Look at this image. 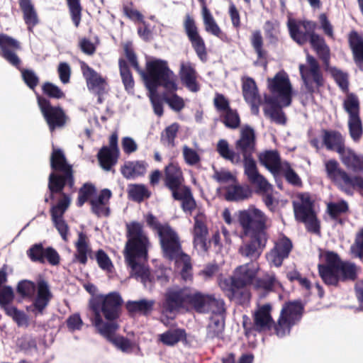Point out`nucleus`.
<instances>
[{
	"instance_id": "obj_4",
	"label": "nucleus",
	"mask_w": 363,
	"mask_h": 363,
	"mask_svg": "<svg viewBox=\"0 0 363 363\" xmlns=\"http://www.w3.org/2000/svg\"><path fill=\"white\" fill-rule=\"evenodd\" d=\"M123 300L117 291L107 294H98L90 300L89 307L94 313L92 324L97 330L106 324L117 323L122 312Z\"/></svg>"
},
{
	"instance_id": "obj_35",
	"label": "nucleus",
	"mask_w": 363,
	"mask_h": 363,
	"mask_svg": "<svg viewBox=\"0 0 363 363\" xmlns=\"http://www.w3.org/2000/svg\"><path fill=\"white\" fill-rule=\"evenodd\" d=\"M199 2L202 6V16L205 30L207 33L216 36L220 40H224L226 38V35L222 31V30L215 21L213 16L211 13L210 11L207 8L206 5V1L203 0V1Z\"/></svg>"
},
{
	"instance_id": "obj_48",
	"label": "nucleus",
	"mask_w": 363,
	"mask_h": 363,
	"mask_svg": "<svg viewBox=\"0 0 363 363\" xmlns=\"http://www.w3.org/2000/svg\"><path fill=\"white\" fill-rule=\"evenodd\" d=\"M186 335L184 329L169 330L160 335V340L165 345L173 346L180 340L185 339Z\"/></svg>"
},
{
	"instance_id": "obj_51",
	"label": "nucleus",
	"mask_w": 363,
	"mask_h": 363,
	"mask_svg": "<svg viewBox=\"0 0 363 363\" xmlns=\"http://www.w3.org/2000/svg\"><path fill=\"white\" fill-rule=\"evenodd\" d=\"M97 194V189L95 186L91 183H85L79 189L78 198L76 204L78 207H82L86 202L90 203V200Z\"/></svg>"
},
{
	"instance_id": "obj_20",
	"label": "nucleus",
	"mask_w": 363,
	"mask_h": 363,
	"mask_svg": "<svg viewBox=\"0 0 363 363\" xmlns=\"http://www.w3.org/2000/svg\"><path fill=\"white\" fill-rule=\"evenodd\" d=\"M267 81L272 96L280 101L284 107L290 106L292 101V87L288 74L284 71H280Z\"/></svg>"
},
{
	"instance_id": "obj_29",
	"label": "nucleus",
	"mask_w": 363,
	"mask_h": 363,
	"mask_svg": "<svg viewBox=\"0 0 363 363\" xmlns=\"http://www.w3.org/2000/svg\"><path fill=\"white\" fill-rule=\"evenodd\" d=\"M193 243L195 247L199 246L201 250L207 252V236L208 229L206 225V217L202 212H199L194 218Z\"/></svg>"
},
{
	"instance_id": "obj_58",
	"label": "nucleus",
	"mask_w": 363,
	"mask_h": 363,
	"mask_svg": "<svg viewBox=\"0 0 363 363\" xmlns=\"http://www.w3.org/2000/svg\"><path fill=\"white\" fill-rule=\"evenodd\" d=\"M206 313L222 315L225 311V303L223 299L217 298L213 294H208L206 303Z\"/></svg>"
},
{
	"instance_id": "obj_10",
	"label": "nucleus",
	"mask_w": 363,
	"mask_h": 363,
	"mask_svg": "<svg viewBox=\"0 0 363 363\" xmlns=\"http://www.w3.org/2000/svg\"><path fill=\"white\" fill-rule=\"evenodd\" d=\"M50 167L55 172L50 173L48 178L50 199L53 200L55 194L61 193L66 185L69 189L74 187V177L72 166L68 164L61 149L53 147L50 155Z\"/></svg>"
},
{
	"instance_id": "obj_30",
	"label": "nucleus",
	"mask_w": 363,
	"mask_h": 363,
	"mask_svg": "<svg viewBox=\"0 0 363 363\" xmlns=\"http://www.w3.org/2000/svg\"><path fill=\"white\" fill-rule=\"evenodd\" d=\"M112 193L108 189L101 190L99 194L90 200L91 211L97 217H108L111 213L109 201Z\"/></svg>"
},
{
	"instance_id": "obj_44",
	"label": "nucleus",
	"mask_w": 363,
	"mask_h": 363,
	"mask_svg": "<svg viewBox=\"0 0 363 363\" xmlns=\"http://www.w3.org/2000/svg\"><path fill=\"white\" fill-rule=\"evenodd\" d=\"M224 328V320L217 317H211L206 328V339L222 338Z\"/></svg>"
},
{
	"instance_id": "obj_61",
	"label": "nucleus",
	"mask_w": 363,
	"mask_h": 363,
	"mask_svg": "<svg viewBox=\"0 0 363 363\" xmlns=\"http://www.w3.org/2000/svg\"><path fill=\"white\" fill-rule=\"evenodd\" d=\"M222 122L229 128L235 129L240 125L239 114L235 109H229L223 115Z\"/></svg>"
},
{
	"instance_id": "obj_50",
	"label": "nucleus",
	"mask_w": 363,
	"mask_h": 363,
	"mask_svg": "<svg viewBox=\"0 0 363 363\" xmlns=\"http://www.w3.org/2000/svg\"><path fill=\"white\" fill-rule=\"evenodd\" d=\"M277 282L274 274H266L262 277H256L252 285L255 289L268 293L274 290Z\"/></svg>"
},
{
	"instance_id": "obj_9",
	"label": "nucleus",
	"mask_w": 363,
	"mask_h": 363,
	"mask_svg": "<svg viewBox=\"0 0 363 363\" xmlns=\"http://www.w3.org/2000/svg\"><path fill=\"white\" fill-rule=\"evenodd\" d=\"M258 271V264L253 262L237 267L230 279H225L223 283L226 287L228 297L238 300L240 303L248 300L250 294L245 288L253 284Z\"/></svg>"
},
{
	"instance_id": "obj_45",
	"label": "nucleus",
	"mask_w": 363,
	"mask_h": 363,
	"mask_svg": "<svg viewBox=\"0 0 363 363\" xmlns=\"http://www.w3.org/2000/svg\"><path fill=\"white\" fill-rule=\"evenodd\" d=\"M59 194L61 195V199L50 209L52 220L63 219V216L70 204L71 200L68 194L64 193L63 191Z\"/></svg>"
},
{
	"instance_id": "obj_8",
	"label": "nucleus",
	"mask_w": 363,
	"mask_h": 363,
	"mask_svg": "<svg viewBox=\"0 0 363 363\" xmlns=\"http://www.w3.org/2000/svg\"><path fill=\"white\" fill-rule=\"evenodd\" d=\"M159 238L163 257L175 262L176 267L180 269V275L183 280H192L191 259L183 252L178 234L170 228L162 233Z\"/></svg>"
},
{
	"instance_id": "obj_26",
	"label": "nucleus",
	"mask_w": 363,
	"mask_h": 363,
	"mask_svg": "<svg viewBox=\"0 0 363 363\" xmlns=\"http://www.w3.org/2000/svg\"><path fill=\"white\" fill-rule=\"evenodd\" d=\"M0 49L1 51V57H4L9 64L16 68H18L20 63H21V60L15 51L21 49L20 43L6 34L1 33Z\"/></svg>"
},
{
	"instance_id": "obj_36",
	"label": "nucleus",
	"mask_w": 363,
	"mask_h": 363,
	"mask_svg": "<svg viewBox=\"0 0 363 363\" xmlns=\"http://www.w3.org/2000/svg\"><path fill=\"white\" fill-rule=\"evenodd\" d=\"M147 166L145 161H128L121 167V172L128 179L143 177L147 172Z\"/></svg>"
},
{
	"instance_id": "obj_18",
	"label": "nucleus",
	"mask_w": 363,
	"mask_h": 363,
	"mask_svg": "<svg viewBox=\"0 0 363 363\" xmlns=\"http://www.w3.org/2000/svg\"><path fill=\"white\" fill-rule=\"evenodd\" d=\"M37 103L51 132L57 128H62L66 125L68 117L62 106H52L50 99L40 95L37 96Z\"/></svg>"
},
{
	"instance_id": "obj_17",
	"label": "nucleus",
	"mask_w": 363,
	"mask_h": 363,
	"mask_svg": "<svg viewBox=\"0 0 363 363\" xmlns=\"http://www.w3.org/2000/svg\"><path fill=\"white\" fill-rule=\"evenodd\" d=\"M307 62L309 66L301 64L299 72L307 93L313 96L315 93H318L320 88L324 86L325 79L315 57L308 55Z\"/></svg>"
},
{
	"instance_id": "obj_25",
	"label": "nucleus",
	"mask_w": 363,
	"mask_h": 363,
	"mask_svg": "<svg viewBox=\"0 0 363 363\" xmlns=\"http://www.w3.org/2000/svg\"><path fill=\"white\" fill-rule=\"evenodd\" d=\"M81 69L90 91L94 94H107L108 83L104 78L84 62H81Z\"/></svg>"
},
{
	"instance_id": "obj_38",
	"label": "nucleus",
	"mask_w": 363,
	"mask_h": 363,
	"mask_svg": "<svg viewBox=\"0 0 363 363\" xmlns=\"http://www.w3.org/2000/svg\"><path fill=\"white\" fill-rule=\"evenodd\" d=\"M342 162L354 172H363V155L357 154L352 149L346 147L340 155Z\"/></svg>"
},
{
	"instance_id": "obj_33",
	"label": "nucleus",
	"mask_w": 363,
	"mask_h": 363,
	"mask_svg": "<svg viewBox=\"0 0 363 363\" xmlns=\"http://www.w3.org/2000/svg\"><path fill=\"white\" fill-rule=\"evenodd\" d=\"M18 4L28 31L33 32L34 27L39 23V18L32 1L18 0Z\"/></svg>"
},
{
	"instance_id": "obj_24",
	"label": "nucleus",
	"mask_w": 363,
	"mask_h": 363,
	"mask_svg": "<svg viewBox=\"0 0 363 363\" xmlns=\"http://www.w3.org/2000/svg\"><path fill=\"white\" fill-rule=\"evenodd\" d=\"M27 255L33 262L45 264L47 260L52 266L58 265L60 262V257L57 250L52 247L44 248L42 243L31 245L27 250Z\"/></svg>"
},
{
	"instance_id": "obj_41",
	"label": "nucleus",
	"mask_w": 363,
	"mask_h": 363,
	"mask_svg": "<svg viewBox=\"0 0 363 363\" xmlns=\"http://www.w3.org/2000/svg\"><path fill=\"white\" fill-rule=\"evenodd\" d=\"M118 156V152L110 150L108 146H103L97 154L100 165L106 171H109L116 164Z\"/></svg>"
},
{
	"instance_id": "obj_12",
	"label": "nucleus",
	"mask_w": 363,
	"mask_h": 363,
	"mask_svg": "<svg viewBox=\"0 0 363 363\" xmlns=\"http://www.w3.org/2000/svg\"><path fill=\"white\" fill-rule=\"evenodd\" d=\"M325 171L328 179L342 192L351 196L353 194V191L357 189L363 194V177L352 176L340 167L336 160L331 159L326 161Z\"/></svg>"
},
{
	"instance_id": "obj_14",
	"label": "nucleus",
	"mask_w": 363,
	"mask_h": 363,
	"mask_svg": "<svg viewBox=\"0 0 363 363\" xmlns=\"http://www.w3.org/2000/svg\"><path fill=\"white\" fill-rule=\"evenodd\" d=\"M272 305L265 303L258 306L252 313V319L247 315H243L242 325L245 337L255 336L256 333H264L272 329L275 333L277 322L272 315Z\"/></svg>"
},
{
	"instance_id": "obj_42",
	"label": "nucleus",
	"mask_w": 363,
	"mask_h": 363,
	"mask_svg": "<svg viewBox=\"0 0 363 363\" xmlns=\"http://www.w3.org/2000/svg\"><path fill=\"white\" fill-rule=\"evenodd\" d=\"M154 305L153 300L141 299L138 301H128L125 304V308L130 315L139 313L147 315L152 311Z\"/></svg>"
},
{
	"instance_id": "obj_46",
	"label": "nucleus",
	"mask_w": 363,
	"mask_h": 363,
	"mask_svg": "<svg viewBox=\"0 0 363 363\" xmlns=\"http://www.w3.org/2000/svg\"><path fill=\"white\" fill-rule=\"evenodd\" d=\"M216 151L223 159L230 161L233 164H238L241 162L240 155L231 150L228 141L224 139L218 140Z\"/></svg>"
},
{
	"instance_id": "obj_54",
	"label": "nucleus",
	"mask_w": 363,
	"mask_h": 363,
	"mask_svg": "<svg viewBox=\"0 0 363 363\" xmlns=\"http://www.w3.org/2000/svg\"><path fill=\"white\" fill-rule=\"evenodd\" d=\"M118 66L121 79L125 90L130 91L133 89L135 82L128 62L124 59L120 58L118 60Z\"/></svg>"
},
{
	"instance_id": "obj_28",
	"label": "nucleus",
	"mask_w": 363,
	"mask_h": 363,
	"mask_svg": "<svg viewBox=\"0 0 363 363\" xmlns=\"http://www.w3.org/2000/svg\"><path fill=\"white\" fill-rule=\"evenodd\" d=\"M242 91L245 101L250 106L252 113L258 115L262 99L255 81L251 77H247L242 82Z\"/></svg>"
},
{
	"instance_id": "obj_31",
	"label": "nucleus",
	"mask_w": 363,
	"mask_h": 363,
	"mask_svg": "<svg viewBox=\"0 0 363 363\" xmlns=\"http://www.w3.org/2000/svg\"><path fill=\"white\" fill-rule=\"evenodd\" d=\"M264 101L267 105L263 109L265 116L269 118L271 121L277 124L285 125L286 118L281 110L284 106L280 101L277 100L274 96H265Z\"/></svg>"
},
{
	"instance_id": "obj_3",
	"label": "nucleus",
	"mask_w": 363,
	"mask_h": 363,
	"mask_svg": "<svg viewBox=\"0 0 363 363\" xmlns=\"http://www.w3.org/2000/svg\"><path fill=\"white\" fill-rule=\"evenodd\" d=\"M255 144L254 130L248 125L245 126L241 130L240 139L235 143V148L243 157L244 172L247 180L251 184L256 186L258 191L262 194V201L267 208L274 211L278 201L272 195V186L259 174L256 162L253 159Z\"/></svg>"
},
{
	"instance_id": "obj_43",
	"label": "nucleus",
	"mask_w": 363,
	"mask_h": 363,
	"mask_svg": "<svg viewBox=\"0 0 363 363\" xmlns=\"http://www.w3.org/2000/svg\"><path fill=\"white\" fill-rule=\"evenodd\" d=\"M251 196L252 191L247 186L232 185L228 186L226 191V199L228 201H242Z\"/></svg>"
},
{
	"instance_id": "obj_40",
	"label": "nucleus",
	"mask_w": 363,
	"mask_h": 363,
	"mask_svg": "<svg viewBox=\"0 0 363 363\" xmlns=\"http://www.w3.org/2000/svg\"><path fill=\"white\" fill-rule=\"evenodd\" d=\"M187 294V311L191 308L199 313H206V308L208 294L200 291L191 293L189 288Z\"/></svg>"
},
{
	"instance_id": "obj_37",
	"label": "nucleus",
	"mask_w": 363,
	"mask_h": 363,
	"mask_svg": "<svg viewBox=\"0 0 363 363\" xmlns=\"http://www.w3.org/2000/svg\"><path fill=\"white\" fill-rule=\"evenodd\" d=\"M74 245L77 250L75 254L76 259L80 264L85 265L87 263L88 256L91 259L93 258L91 256V249L89 246V240L86 233L84 232L78 233V238Z\"/></svg>"
},
{
	"instance_id": "obj_63",
	"label": "nucleus",
	"mask_w": 363,
	"mask_h": 363,
	"mask_svg": "<svg viewBox=\"0 0 363 363\" xmlns=\"http://www.w3.org/2000/svg\"><path fill=\"white\" fill-rule=\"evenodd\" d=\"M145 220L150 228L157 231L158 236H160L162 233L171 228L169 224L162 225L157 218L152 213H148L145 216Z\"/></svg>"
},
{
	"instance_id": "obj_7",
	"label": "nucleus",
	"mask_w": 363,
	"mask_h": 363,
	"mask_svg": "<svg viewBox=\"0 0 363 363\" xmlns=\"http://www.w3.org/2000/svg\"><path fill=\"white\" fill-rule=\"evenodd\" d=\"M163 182L164 186L171 191L172 198L182 201L183 211L191 214L196 208V202L191 188L184 184V174L177 163L170 162L164 167Z\"/></svg>"
},
{
	"instance_id": "obj_1",
	"label": "nucleus",
	"mask_w": 363,
	"mask_h": 363,
	"mask_svg": "<svg viewBox=\"0 0 363 363\" xmlns=\"http://www.w3.org/2000/svg\"><path fill=\"white\" fill-rule=\"evenodd\" d=\"M125 236L123 255L130 277L146 284L150 281V272L144 262L147 261L151 244L143 223L135 220L127 223Z\"/></svg>"
},
{
	"instance_id": "obj_11",
	"label": "nucleus",
	"mask_w": 363,
	"mask_h": 363,
	"mask_svg": "<svg viewBox=\"0 0 363 363\" xmlns=\"http://www.w3.org/2000/svg\"><path fill=\"white\" fill-rule=\"evenodd\" d=\"M140 75L150 92H155L160 86L167 92H174L178 89L177 77L164 60H155L147 62L146 71L143 70Z\"/></svg>"
},
{
	"instance_id": "obj_19",
	"label": "nucleus",
	"mask_w": 363,
	"mask_h": 363,
	"mask_svg": "<svg viewBox=\"0 0 363 363\" xmlns=\"http://www.w3.org/2000/svg\"><path fill=\"white\" fill-rule=\"evenodd\" d=\"M188 288L172 287L168 288L164 294V299L161 304L163 314L169 315L187 311Z\"/></svg>"
},
{
	"instance_id": "obj_49",
	"label": "nucleus",
	"mask_w": 363,
	"mask_h": 363,
	"mask_svg": "<svg viewBox=\"0 0 363 363\" xmlns=\"http://www.w3.org/2000/svg\"><path fill=\"white\" fill-rule=\"evenodd\" d=\"M342 106L348 114V118L359 116L360 104L358 97L353 93L348 94L345 99Z\"/></svg>"
},
{
	"instance_id": "obj_6",
	"label": "nucleus",
	"mask_w": 363,
	"mask_h": 363,
	"mask_svg": "<svg viewBox=\"0 0 363 363\" xmlns=\"http://www.w3.org/2000/svg\"><path fill=\"white\" fill-rule=\"evenodd\" d=\"M325 264L318 266V273L323 282L337 286L339 281H354L357 278V266L349 261H342L334 252L325 253Z\"/></svg>"
},
{
	"instance_id": "obj_34",
	"label": "nucleus",
	"mask_w": 363,
	"mask_h": 363,
	"mask_svg": "<svg viewBox=\"0 0 363 363\" xmlns=\"http://www.w3.org/2000/svg\"><path fill=\"white\" fill-rule=\"evenodd\" d=\"M259 160L273 174H277L281 171V157L277 150H266L259 155Z\"/></svg>"
},
{
	"instance_id": "obj_16",
	"label": "nucleus",
	"mask_w": 363,
	"mask_h": 363,
	"mask_svg": "<svg viewBox=\"0 0 363 363\" xmlns=\"http://www.w3.org/2000/svg\"><path fill=\"white\" fill-rule=\"evenodd\" d=\"M298 199L300 202L293 201L296 220L304 223L308 232L319 235L320 223L314 211L313 201L308 195L303 194L298 195Z\"/></svg>"
},
{
	"instance_id": "obj_39",
	"label": "nucleus",
	"mask_w": 363,
	"mask_h": 363,
	"mask_svg": "<svg viewBox=\"0 0 363 363\" xmlns=\"http://www.w3.org/2000/svg\"><path fill=\"white\" fill-rule=\"evenodd\" d=\"M195 69L190 64H182L180 70V77L185 86L192 92H197L200 86L196 82Z\"/></svg>"
},
{
	"instance_id": "obj_27",
	"label": "nucleus",
	"mask_w": 363,
	"mask_h": 363,
	"mask_svg": "<svg viewBox=\"0 0 363 363\" xmlns=\"http://www.w3.org/2000/svg\"><path fill=\"white\" fill-rule=\"evenodd\" d=\"M102 330H98L102 336L114 345L123 352H131L133 348V342L123 336H114V333L118 328V323L106 324Z\"/></svg>"
},
{
	"instance_id": "obj_22",
	"label": "nucleus",
	"mask_w": 363,
	"mask_h": 363,
	"mask_svg": "<svg viewBox=\"0 0 363 363\" xmlns=\"http://www.w3.org/2000/svg\"><path fill=\"white\" fill-rule=\"evenodd\" d=\"M185 33L198 57L202 61L207 60L208 53L203 38L199 33L194 18L189 14L184 17L183 23Z\"/></svg>"
},
{
	"instance_id": "obj_23",
	"label": "nucleus",
	"mask_w": 363,
	"mask_h": 363,
	"mask_svg": "<svg viewBox=\"0 0 363 363\" xmlns=\"http://www.w3.org/2000/svg\"><path fill=\"white\" fill-rule=\"evenodd\" d=\"M292 249L291 240L282 235L274 242V247L267 254V259L271 265L280 267L284 260L289 257Z\"/></svg>"
},
{
	"instance_id": "obj_59",
	"label": "nucleus",
	"mask_w": 363,
	"mask_h": 363,
	"mask_svg": "<svg viewBox=\"0 0 363 363\" xmlns=\"http://www.w3.org/2000/svg\"><path fill=\"white\" fill-rule=\"evenodd\" d=\"M6 313L11 317L18 327H28L29 325L28 317L23 311L15 306H7L5 308Z\"/></svg>"
},
{
	"instance_id": "obj_53",
	"label": "nucleus",
	"mask_w": 363,
	"mask_h": 363,
	"mask_svg": "<svg viewBox=\"0 0 363 363\" xmlns=\"http://www.w3.org/2000/svg\"><path fill=\"white\" fill-rule=\"evenodd\" d=\"M326 212L332 220H337L341 215L349 212L348 203L345 200L329 202L327 204Z\"/></svg>"
},
{
	"instance_id": "obj_21",
	"label": "nucleus",
	"mask_w": 363,
	"mask_h": 363,
	"mask_svg": "<svg viewBox=\"0 0 363 363\" xmlns=\"http://www.w3.org/2000/svg\"><path fill=\"white\" fill-rule=\"evenodd\" d=\"M320 132L322 138L321 145L317 138L310 140L311 145L317 151L320 147H325L328 150L335 151L340 155L347 147L345 145V138L339 130L323 128Z\"/></svg>"
},
{
	"instance_id": "obj_62",
	"label": "nucleus",
	"mask_w": 363,
	"mask_h": 363,
	"mask_svg": "<svg viewBox=\"0 0 363 363\" xmlns=\"http://www.w3.org/2000/svg\"><path fill=\"white\" fill-rule=\"evenodd\" d=\"M21 66V65H19ZM22 74L23 80L25 84L30 89H34L39 83V78L35 73L30 69L18 68Z\"/></svg>"
},
{
	"instance_id": "obj_2",
	"label": "nucleus",
	"mask_w": 363,
	"mask_h": 363,
	"mask_svg": "<svg viewBox=\"0 0 363 363\" xmlns=\"http://www.w3.org/2000/svg\"><path fill=\"white\" fill-rule=\"evenodd\" d=\"M266 215L259 209L249 208L239 213L238 221L242 228L240 237L250 240L240 246L238 252L251 261L257 259L266 247L269 235L267 232Z\"/></svg>"
},
{
	"instance_id": "obj_52",
	"label": "nucleus",
	"mask_w": 363,
	"mask_h": 363,
	"mask_svg": "<svg viewBox=\"0 0 363 363\" xmlns=\"http://www.w3.org/2000/svg\"><path fill=\"white\" fill-rule=\"evenodd\" d=\"M72 22L75 28H79L82 18L83 7L81 0H66Z\"/></svg>"
},
{
	"instance_id": "obj_56",
	"label": "nucleus",
	"mask_w": 363,
	"mask_h": 363,
	"mask_svg": "<svg viewBox=\"0 0 363 363\" xmlns=\"http://www.w3.org/2000/svg\"><path fill=\"white\" fill-rule=\"evenodd\" d=\"M250 43L257 55V59L266 60L267 52L263 48L264 40L260 30H257L252 32Z\"/></svg>"
},
{
	"instance_id": "obj_13",
	"label": "nucleus",
	"mask_w": 363,
	"mask_h": 363,
	"mask_svg": "<svg viewBox=\"0 0 363 363\" xmlns=\"http://www.w3.org/2000/svg\"><path fill=\"white\" fill-rule=\"evenodd\" d=\"M36 288L37 294L30 308L35 315H43L53 297L47 281L40 279L38 281L37 286L31 281H21L17 286V292L22 297L30 298L33 296Z\"/></svg>"
},
{
	"instance_id": "obj_5",
	"label": "nucleus",
	"mask_w": 363,
	"mask_h": 363,
	"mask_svg": "<svg viewBox=\"0 0 363 363\" xmlns=\"http://www.w3.org/2000/svg\"><path fill=\"white\" fill-rule=\"evenodd\" d=\"M291 38L298 45H303L308 41L316 52L319 58L325 65L330 61V49L323 37L315 33L317 23L312 21H296L290 18L287 23Z\"/></svg>"
},
{
	"instance_id": "obj_64",
	"label": "nucleus",
	"mask_w": 363,
	"mask_h": 363,
	"mask_svg": "<svg viewBox=\"0 0 363 363\" xmlns=\"http://www.w3.org/2000/svg\"><path fill=\"white\" fill-rule=\"evenodd\" d=\"M183 156L186 163L189 165H196L201 161V157L198 152L186 145L183 147Z\"/></svg>"
},
{
	"instance_id": "obj_57",
	"label": "nucleus",
	"mask_w": 363,
	"mask_h": 363,
	"mask_svg": "<svg viewBox=\"0 0 363 363\" xmlns=\"http://www.w3.org/2000/svg\"><path fill=\"white\" fill-rule=\"evenodd\" d=\"M348 128L351 138L358 142L363 135V125L360 116L348 118Z\"/></svg>"
},
{
	"instance_id": "obj_55",
	"label": "nucleus",
	"mask_w": 363,
	"mask_h": 363,
	"mask_svg": "<svg viewBox=\"0 0 363 363\" xmlns=\"http://www.w3.org/2000/svg\"><path fill=\"white\" fill-rule=\"evenodd\" d=\"M179 125L177 123H173L169 126L166 127L165 129L161 134L160 141L161 143L169 147H173L175 146V138H177L179 132Z\"/></svg>"
},
{
	"instance_id": "obj_60",
	"label": "nucleus",
	"mask_w": 363,
	"mask_h": 363,
	"mask_svg": "<svg viewBox=\"0 0 363 363\" xmlns=\"http://www.w3.org/2000/svg\"><path fill=\"white\" fill-rule=\"evenodd\" d=\"M43 94L47 99H62L65 98V92L57 85L52 82H46L42 85Z\"/></svg>"
},
{
	"instance_id": "obj_47",
	"label": "nucleus",
	"mask_w": 363,
	"mask_h": 363,
	"mask_svg": "<svg viewBox=\"0 0 363 363\" xmlns=\"http://www.w3.org/2000/svg\"><path fill=\"white\" fill-rule=\"evenodd\" d=\"M129 197L134 201L140 203L145 199H149L151 192L145 184H134L128 186V190Z\"/></svg>"
},
{
	"instance_id": "obj_15",
	"label": "nucleus",
	"mask_w": 363,
	"mask_h": 363,
	"mask_svg": "<svg viewBox=\"0 0 363 363\" xmlns=\"http://www.w3.org/2000/svg\"><path fill=\"white\" fill-rule=\"evenodd\" d=\"M304 313V306L300 300L285 302L276 323L275 335L279 337L289 335L291 328L298 324Z\"/></svg>"
},
{
	"instance_id": "obj_32",
	"label": "nucleus",
	"mask_w": 363,
	"mask_h": 363,
	"mask_svg": "<svg viewBox=\"0 0 363 363\" xmlns=\"http://www.w3.org/2000/svg\"><path fill=\"white\" fill-rule=\"evenodd\" d=\"M348 43L356 65L363 69V37L352 30L348 35Z\"/></svg>"
}]
</instances>
